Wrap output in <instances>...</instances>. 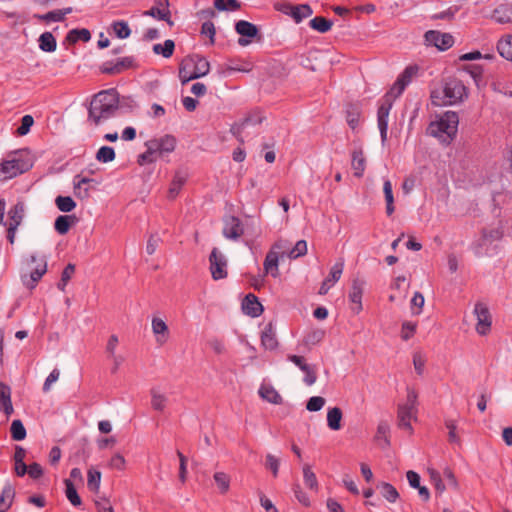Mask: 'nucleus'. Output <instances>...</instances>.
Returning a JSON list of instances; mask_svg holds the SVG:
<instances>
[{
    "label": "nucleus",
    "mask_w": 512,
    "mask_h": 512,
    "mask_svg": "<svg viewBox=\"0 0 512 512\" xmlns=\"http://www.w3.org/2000/svg\"><path fill=\"white\" fill-rule=\"evenodd\" d=\"M47 271V261L43 257L39 260L38 265L30 272L29 275H22L21 279L23 284L29 288L34 289L38 281L43 277Z\"/></svg>",
    "instance_id": "dca6fc26"
},
{
    "label": "nucleus",
    "mask_w": 512,
    "mask_h": 512,
    "mask_svg": "<svg viewBox=\"0 0 512 512\" xmlns=\"http://www.w3.org/2000/svg\"><path fill=\"white\" fill-rule=\"evenodd\" d=\"M235 30L241 36L249 38H253L258 34V28L256 25L245 20L238 21L235 25Z\"/></svg>",
    "instance_id": "f704fd0d"
},
{
    "label": "nucleus",
    "mask_w": 512,
    "mask_h": 512,
    "mask_svg": "<svg viewBox=\"0 0 512 512\" xmlns=\"http://www.w3.org/2000/svg\"><path fill=\"white\" fill-rule=\"evenodd\" d=\"M175 48V43L171 39L165 40L163 44L157 43L153 45V52L157 55H162L165 58L172 56Z\"/></svg>",
    "instance_id": "4c0bfd02"
},
{
    "label": "nucleus",
    "mask_w": 512,
    "mask_h": 512,
    "mask_svg": "<svg viewBox=\"0 0 512 512\" xmlns=\"http://www.w3.org/2000/svg\"><path fill=\"white\" fill-rule=\"evenodd\" d=\"M262 122V117L259 114H251L247 116L241 123L235 124L231 128V132L239 137L241 132L250 125H257Z\"/></svg>",
    "instance_id": "c85d7f7f"
},
{
    "label": "nucleus",
    "mask_w": 512,
    "mask_h": 512,
    "mask_svg": "<svg viewBox=\"0 0 512 512\" xmlns=\"http://www.w3.org/2000/svg\"><path fill=\"white\" fill-rule=\"evenodd\" d=\"M342 411L338 407L330 408L327 412V425L331 430L341 429Z\"/></svg>",
    "instance_id": "473e14b6"
},
{
    "label": "nucleus",
    "mask_w": 512,
    "mask_h": 512,
    "mask_svg": "<svg viewBox=\"0 0 512 512\" xmlns=\"http://www.w3.org/2000/svg\"><path fill=\"white\" fill-rule=\"evenodd\" d=\"M91 39L90 31L83 28V29H72L68 32L66 36V40L74 44L79 40H82L84 42H88Z\"/></svg>",
    "instance_id": "58836bf2"
},
{
    "label": "nucleus",
    "mask_w": 512,
    "mask_h": 512,
    "mask_svg": "<svg viewBox=\"0 0 512 512\" xmlns=\"http://www.w3.org/2000/svg\"><path fill=\"white\" fill-rule=\"evenodd\" d=\"M125 465H126V460L119 453H116L115 455H113L112 458L110 459V462H109V467L110 468L116 469V470H119V471L124 470L125 469Z\"/></svg>",
    "instance_id": "e2e57ef3"
},
{
    "label": "nucleus",
    "mask_w": 512,
    "mask_h": 512,
    "mask_svg": "<svg viewBox=\"0 0 512 512\" xmlns=\"http://www.w3.org/2000/svg\"><path fill=\"white\" fill-rule=\"evenodd\" d=\"M34 123V119L31 115H25L21 119V125L17 128V133L21 136L26 135L31 126Z\"/></svg>",
    "instance_id": "13d9d810"
},
{
    "label": "nucleus",
    "mask_w": 512,
    "mask_h": 512,
    "mask_svg": "<svg viewBox=\"0 0 512 512\" xmlns=\"http://www.w3.org/2000/svg\"><path fill=\"white\" fill-rule=\"evenodd\" d=\"M418 68L416 66H408L405 70L398 76L394 85L387 92L392 96L398 98L405 88L411 83L413 78L417 75Z\"/></svg>",
    "instance_id": "9b49d317"
},
{
    "label": "nucleus",
    "mask_w": 512,
    "mask_h": 512,
    "mask_svg": "<svg viewBox=\"0 0 512 512\" xmlns=\"http://www.w3.org/2000/svg\"><path fill=\"white\" fill-rule=\"evenodd\" d=\"M365 286L366 282L363 279L355 278L352 281L351 289L349 292V301L351 304V310L354 314H359L363 309L362 296Z\"/></svg>",
    "instance_id": "f8f14e48"
},
{
    "label": "nucleus",
    "mask_w": 512,
    "mask_h": 512,
    "mask_svg": "<svg viewBox=\"0 0 512 512\" xmlns=\"http://www.w3.org/2000/svg\"><path fill=\"white\" fill-rule=\"evenodd\" d=\"M361 116V109L358 104H349L346 109V120L351 129H356Z\"/></svg>",
    "instance_id": "72a5a7b5"
},
{
    "label": "nucleus",
    "mask_w": 512,
    "mask_h": 512,
    "mask_svg": "<svg viewBox=\"0 0 512 512\" xmlns=\"http://www.w3.org/2000/svg\"><path fill=\"white\" fill-rule=\"evenodd\" d=\"M287 9L286 13L290 14L296 23H300L303 19L308 18L313 13L308 4L289 5Z\"/></svg>",
    "instance_id": "b1692460"
},
{
    "label": "nucleus",
    "mask_w": 512,
    "mask_h": 512,
    "mask_svg": "<svg viewBox=\"0 0 512 512\" xmlns=\"http://www.w3.org/2000/svg\"><path fill=\"white\" fill-rule=\"evenodd\" d=\"M383 192L386 200V213L388 216H390L394 212V196L392 191V183L390 180L384 181Z\"/></svg>",
    "instance_id": "a19ab883"
},
{
    "label": "nucleus",
    "mask_w": 512,
    "mask_h": 512,
    "mask_svg": "<svg viewBox=\"0 0 512 512\" xmlns=\"http://www.w3.org/2000/svg\"><path fill=\"white\" fill-rule=\"evenodd\" d=\"M10 431H11L12 439L15 441L24 440L26 437V429H25L22 421L19 419L12 421Z\"/></svg>",
    "instance_id": "49530a36"
},
{
    "label": "nucleus",
    "mask_w": 512,
    "mask_h": 512,
    "mask_svg": "<svg viewBox=\"0 0 512 512\" xmlns=\"http://www.w3.org/2000/svg\"><path fill=\"white\" fill-rule=\"evenodd\" d=\"M0 410L9 417L13 414L14 408L11 401V388L0 382Z\"/></svg>",
    "instance_id": "6ab92c4d"
},
{
    "label": "nucleus",
    "mask_w": 512,
    "mask_h": 512,
    "mask_svg": "<svg viewBox=\"0 0 512 512\" xmlns=\"http://www.w3.org/2000/svg\"><path fill=\"white\" fill-rule=\"evenodd\" d=\"M417 408L400 404L398 406V424L399 427L411 430V421L416 420Z\"/></svg>",
    "instance_id": "f3484780"
},
{
    "label": "nucleus",
    "mask_w": 512,
    "mask_h": 512,
    "mask_svg": "<svg viewBox=\"0 0 512 512\" xmlns=\"http://www.w3.org/2000/svg\"><path fill=\"white\" fill-rule=\"evenodd\" d=\"M65 486H66V491H65L66 497L70 501V503L73 506H80L82 501H81L80 496L77 493V490H76L74 484L69 479H66Z\"/></svg>",
    "instance_id": "de8ad7c7"
},
{
    "label": "nucleus",
    "mask_w": 512,
    "mask_h": 512,
    "mask_svg": "<svg viewBox=\"0 0 512 512\" xmlns=\"http://www.w3.org/2000/svg\"><path fill=\"white\" fill-rule=\"evenodd\" d=\"M259 395L272 404H280L282 402L281 395L270 385H262L259 389Z\"/></svg>",
    "instance_id": "2f4dec72"
},
{
    "label": "nucleus",
    "mask_w": 512,
    "mask_h": 512,
    "mask_svg": "<svg viewBox=\"0 0 512 512\" xmlns=\"http://www.w3.org/2000/svg\"><path fill=\"white\" fill-rule=\"evenodd\" d=\"M261 343L266 349L273 350L276 348L278 342L272 324H268L262 331Z\"/></svg>",
    "instance_id": "7c9ffc66"
},
{
    "label": "nucleus",
    "mask_w": 512,
    "mask_h": 512,
    "mask_svg": "<svg viewBox=\"0 0 512 512\" xmlns=\"http://www.w3.org/2000/svg\"><path fill=\"white\" fill-rule=\"evenodd\" d=\"M265 465H266V468H268L269 470L272 471L274 477H276L278 475L280 462L277 457H275L272 454H267Z\"/></svg>",
    "instance_id": "69168bd1"
},
{
    "label": "nucleus",
    "mask_w": 512,
    "mask_h": 512,
    "mask_svg": "<svg viewBox=\"0 0 512 512\" xmlns=\"http://www.w3.org/2000/svg\"><path fill=\"white\" fill-rule=\"evenodd\" d=\"M186 179L184 176H182L181 174H176L175 177L173 178L171 184H170V188H169V191H168V196L169 198L171 199H174L179 191L181 190L182 186L184 185Z\"/></svg>",
    "instance_id": "603ef678"
},
{
    "label": "nucleus",
    "mask_w": 512,
    "mask_h": 512,
    "mask_svg": "<svg viewBox=\"0 0 512 512\" xmlns=\"http://www.w3.org/2000/svg\"><path fill=\"white\" fill-rule=\"evenodd\" d=\"M74 220L75 216L60 215L55 220L54 228L59 234L64 235L69 231L71 225L74 223Z\"/></svg>",
    "instance_id": "c9c22d12"
},
{
    "label": "nucleus",
    "mask_w": 512,
    "mask_h": 512,
    "mask_svg": "<svg viewBox=\"0 0 512 512\" xmlns=\"http://www.w3.org/2000/svg\"><path fill=\"white\" fill-rule=\"evenodd\" d=\"M389 434L390 424L385 420H381L378 423L374 439L382 448L390 445Z\"/></svg>",
    "instance_id": "bb28decb"
},
{
    "label": "nucleus",
    "mask_w": 512,
    "mask_h": 512,
    "mask_svg": "<svg viewBox=\"0 0 512 512\" xmlns=\"http://www.w3.org/2000/svg\"><path fill=\"white\" fill-rule=\"evenodd\" d=\"M214 5L218 10H235L239 7L236 0H215Z\"/></svg>",
    "instance_id": "338daca9"
},
{
    "label": "nucleus",
    "mask_w": 512,
    "mask_h": 512,
    "mask_svg": "<svg viewBox=\"0 0 512 512\" xmlns=\"http://www.w3.org/2000/svg\"><path fill=\"white\" fill-rule=\"evenodd\" d=\"M244 233V227L239 218L227 216L223 221L222 234L226 239L237 240Z\"/></svg>",
    "instance_id": "ddd939ff"
},
{
    "label": "nucleus",
    "mask_w": 512,
    "mask_h": 512,
    "mask_svg": "<svg viewBox=\"0 0 512 512\" xmlns=\"http://www.w3.org/2000/svg\"><path fill=\"white\" fill-rule=\"evenodd\" d=\"M377 489L381 496L391 504L395 503L400 498V494L397 489L388 482H379L377 484Z\"/></svg>",
    "instance_id": "cd10ccee"
},
{
    "label": "nucleus",
    "mask_w": 512,
    "mask_h": 512,
    "mask_svg": "<svg viewBox=\"0 0 512 512\" xmlns=\"http://www.w3.org/2000/svg\"><path fill=\"white\" fill-rule=\"evenodd\" d=\"M428 473L430 475L431 482L433 483L436 491L440 494L443 493L445 490V484L441 479L440 473L432 468L428 469Z\"/></svg>",
    "instance_id": "6e6d98bb"
},
{
    "label": "nucleus",
    "mask_w": 512,
    "mask_h": 512,
    "mask_svg": "<svg viewBox=\"0 0 512 512\" xmlns=\"http://www.w3.org/2000/svg\"><path fill=\"white\" fill-rule=\"evenodd\" d=\"M284 248V242H276L271 250L267 253L263 266L265 274H270L272 277L277 278L279 276V251Z\"/></svg>",
    "instance_id": "1a4fd4ad"
},
{
    "label": "nucleus",
    "mask_w": 512,
    "mask_h": 512,
    "mask_svg": "<svg viewBox=\"0 0 512 512\" xmlns=\"http://www.w3.org/2000/svg\"><path fill=\"white\" fill-rule=\"evenodd\" d=\"M112 29L115 35L120 39H126L130 36L131 30L125 21H115L112 23Z\"/></svg>",
    "instance_id": "3c124183"
},
{
    "label": "nucleus",
    "mask_w": 512,
    "mask_h": 512,
    "mask_svg": "<svg viewBox=\"0 0 512 512\" xmlns=\"http://www.w3.org/2000/svg\"><path fill=\"white\" fill-rule=\"evenodd\" d=\"M15 489L10 483H6L0 495V512H7L13 504Z\"/></svg>",
    "instance_id": "a878e982"
},
{
    "label": "nucleus",
    "mask_w": 512,
    "mask_h": 512,
    "mask_svg": "<svg viewBox=\"0 0 512 512\" xmlns=\"http://www.w3.org/2000/svg\"><path fill=\"white\" fill-rule=\"evenodd\" d=\"M425 40L439 50H447L454 44V38L451 34L433 30L425 33Z\"/></svg>",
    "instance_id": "2eb2a0df"
},
{
    "label": "nucleus",
    "mask_w": 512,
    "mask_h": 512,
    "mask_svg": "<svg viewBox=\"0 0 512 512\" xmlns=\"http://www.w3.org/2000/svg\"><path fill=\"white\" fill-rule=\"evenodd\" d=\"M446 428L449 430L448 438L451 443L460 444V438L456 433L457 425L454 420H446Z\"/></svg>",
    "instance_id": "bf43d9fd"
},
{
    "label": "nucleus",
    "mask_w": 512,
    "mask_h": 512,
    "mask_svg": "<svg viewBox=\"0 0 512 512\" xmlns=\"http://www.w3.org/2000/svg\"><path fill=\"white\" fill-rule=\"evenodd\" d=\"M118 108V99L113 90L101 91L96 94L89 107L88 120L100 125L111 118Z\"/></svg>",
    "instance_id": "f257e3e1"
},
{
    "label": "nucleus",
    "mask_w": 512,
    "mask_h": 512,
    "mask_svg": "<svg viewBox=\"0 0 512 512\" xmlns=\"http://www.w3.org/2000/svg\"><path fill=\"white\" fill-rule=\"evenodd\" d=\"M425 363H426V359L424 358V356L421 353L416 352L413 354V366L418 375L423 374L424 368H425Z\"/></svg>",
    "instance_id": "052dcab7"
},
{
    "label": "nucleus",
    "mask_w": 512,
    "mask_h": 512,
    "mask_svg": "<svg viewBox=\"0 0 512 512\" xmlns=\"http://www.w3.org/2000/svg\"><path fill=\"white\" fill-rule=\"evenodd\" d=\"M101 483V472L90 468L87 472V486L93 492H98Z\"/></svg>",
    "instance_id": "c03bdc74"
},
{
    "label": "nucleus",
    "mask_w": 512,
    "mask_h": 512,
    "mask_svg": "<svg viewBox=\"0 0 512 512\" xmlns=\"http://www.w3.org/2000/svg\"><path fill=\"white\" fill-rule=\"evenodd\" d=\"M309 24L312 29H314L320 33L328 32L333 26L332 21H330L324 17H321V16H317V17L311 19Z\"/></svg>",
    "instance_id": "37998d69"
},
{
    "label": "nucleus",
    "mask_w": 512,
    "mask_h": 512,
    "mask_svg": "<svg viewBox=\"0 0 512 512\" xmlns=\"http://www.w3.org/2000/svg\"><path fill=\"white\" fill-rule=\"evenodd\" d=\"M59 377H60V371L56 368L53 369L43 384V391L45 393L49 392L51 390L52 385L58 381Z\"/></svg>",
    "instance_id": "0e129e2a"
},
{
    "label": "nucleus",
    "mask_w": 512,
    "mask_h": 512,
    "mask_svg": "<svg viewBox=\"0 0 512 512\" xmlns=\"http://www.w3.org/2000/svg\"><path fill=\"white\" fill-rule=\"evenodd\" d=\"M39 47L45 52H54L56 50V39L51 32H44L40 35Z\"/></svg>",
    "instance_id": "e433bc0d"
},
{
    "label": "nucleus",
    "mask_w": 512,
    "mask_h": 512,
    "mask_svg": "<svg viewBox=\"0 0 512 512\" xmlns=\"http://www.w3.org/2000/svg\"><path fill=\"white\" fill-rule=\"evenodd\" d=\"M93 182L92 178L75 176L73 180L74 195L81 200L87 199L90 196V184Z\"/></svg>",
    "instance_id": "a211bd4d"
},
{
    "label": "nucleus",
    "mask_w": 512,
    "mask_h": 512,
    "mask_svg": "<svg viewBox=\"0 0 512 512\" xmlns=\"http://www.w3.org/2000/svg\"><path fill=\"white\" fill-rule=\"evenodd\" d=\"M395 99L396 97L392 96L389 93H386L385 96L383 97L381 105L378 108L377 124L380 131L382 142H385L387 139L388 118Z\"/></svg>",
    "instance_id": "20e7f679"
},
{
    "label": "nucleus",
    "mask_w": 512,
    "mask_h": 512,
    "mask_svg": "<svg viewBox=\"0 0 512 512\" xmlns=\"http://www.w3.org/2000/svg\"><path fill=\"white\" fill-rule=\"evenodd\" d=\"M177 456L179 458V480L182 483L186 482L187 479V458L180 452L177 451Z\"/></svg>",
    "instance_id": "680f3d73"
},
{
    "label": "nucleus",
    "mask_w": 512,
    "mask_h": 512,
    "mask_svg": "<svg viewBox=\"0 0 512 512\" xmlns=\"http://www.w3.org/2000/svg\"><path fill=\"white\" fill-rule=\"evenodd\" d=\"M213 478L220 493L225 494L229 491L231 479L228 474L224 472H216Z\"/></svg>",
    "instance_id": "a18cd8bd"
},
{
    "label": "nucleus",
    "mask_w": 512,
    "mask_h": 512,
    "mask_svg": "<svg viewBox=\"0 0 512 512\" xmlns=\"http://www.w3.org/2000/svg\"><path fill=\"white\" fill-rule=\"evenodd\" d=\"M326 403V400L321 396H313L311 397L306 404V409L311 412H316L321 410Z\"/></svg>",
    "instance_id": "4d7b16f0"
},
{
    "label": "nucleus",
    "mask_w": 512,
    "mask_h": 512,
    "mask_svg": "<svg viewBox=\"0 0 512 512\" xmlns=\"http://www.w3.org/2000/svg\"><path fill=\"white\" fill-rule=\"evenodd\" d=\"M442 92L445 97V105H453L462 100L466 88L460 81L454 79L445 83Z\"/></svg>",
    "instance_id": "6e6552de"
},
{
    "label": "nucleus",
    "mask_w": 512,
    "mask_h": 512,
    "mask_svg": "<svg viewBox=\"0 0 512 512\" xmlns=\"http://www.w3.org/2000/svg\"><path fill=\"white\" fill-rule=\"evenodd\" d=\"M343 269L344 260L340 258L331 267L328 277L322 282L318 292L320 295L327 294L328 291L335 285V283L339 281L342 276Z\"/></svg>",
    "instance_id": "4468645a"
},
{
    "label": "nucleus",
    "mask_w": 512,
    "mask_h": 512,
    "mask_svg": "<svg viewBox=\"0 0 512 512\" xmlns=\"http://www.w3.org/2000/svg\"><path fill=\"white\" fill-rule=\"evenodd\" d=\"M115 156L114 149L109 146H102L96 153V159L102 163L112 162Z\"/></svg>",
    "instance_id": "8fccbe9b"
},
{
    "label": "nucleus",
    "mask_w": 512,
    "mask_h": 512,
    "mask_svg": "<svg viewBox=\"0 0 512 512\" xmlns=\"http://www.w3.org/2000/svg\"><path fill=\"white\" fill-rule=\"evenodd\" d=\"M160 144V153H170L175 149L176 139L172 135H164L158 138Z\"/></svg>",
    "instance_id": "864d4df0"
},
{
    "label": "nucleus",
    "mask_w": 512,
    "mask_h": 512,
    "mask_svg": "<svg viewBox=\"0 0 512 512\" xmlns=\"http://www.w3.org/2000/svg\"><path fill=\"white\" fill-rule=\"evenodd\" d=\"M242 308L247 315H250L252 317L259 316L263 311L261 303L253 294H249L245 297L242 304Z\"/></svg>",
    "instance_id": "5701e85b"
},
{
    "label": "nucleus",
    "mask_w": 512,
    "mask_h": 512,
    "mask_svg": "<svg viewBox=\"0 0 512 512\" xmlns=\"http://www.w3.org/2000/svg\"><path fill=\"white\" fill-rule=\"evenodd\" d=\"M55 204L62 212H71L76 207L75 201L69 196H57Z\"/></svg>",
    "instance_id": "09e8293b"
},
{
    "label": "nucleus",
    "mask_w": 512,
    "mask_h": 512,
    "mask_svg": "<svg viewBox=\"0 0 512 512\" xmlns=\"http://www.w3.org/2000/svg\"><path fill=\"white\" fill-rule=\"evenodd\" d=\"M459 117L456 112L447 111L427 128V133L443 144H450L458 130Z\"/></svg>",
    "instance_id": "f03ea898"
},
{
    "label": "nucleus",
    "mask_w": 512,
    "mask_h": 512,
    "mask_svg": "<svg viewBox=\"0 0 512 512\" xmlns=\"http://www.w3.org/2000/svg\"><path fill=\"white\" fill-rule=\"evenodd\" d=\"M287 360L294 363L304 374L303 381L307 386H312L317 381V370L314 365H310L307 363L306 359L303 356L298 355H288Z\"/></svg>",
    "instance_id": "9d476101"
},
{
    "label": "nucleus",
    "mask_w": 512,
    "mask_h": 512,
    "mask_svg": "<svg viewBox=\"0 0 512 512\" xmlns=\"http://www.w3.org/2000/svg\"><path fill=\"white\" fill-rule=\"evenodd\" d=\"M209 62L199 55L186 57L179 69V77L182 84H185L193 79L203 77L209 73Z\"/></svg>",
    "instance_id": "7ed1b4c3"
},
{
    "label": "nucleus",
    "mask_w": 512,
    "mask_h": 512,
    "mask_svg": "<svg viewBox=\"0 0 512 512\" xmlns=\"http://www.w3.org/2000/svg\"><path fill=\"white\" fill-rule=\"evenodd\" d=\"M152 331L158 344L163 345L167 341L169 336L168 326L161 318L154 317L152 319Z\"/></svg>",
    "instance_id": "412c9836"
},
{
    "label": "nucleus",
    "mask_w": 512,
    "mask_h": 512,
    "mask_svg": "<svg viewBox=\"0 0 512 512\" xmlns=\"http://www.w3.org/2000/svg\"><path fill=\"white\" fill-rule=\"evenodd\" d=\"M30 165L21 159H11L0 163V181L8 180L26 172Z\"/></svg>",
    "instance_id": "423d86ee"
},
{
    "label": "nucleus",
    "mask_w": 512,
    "mask_h": 512,
    "mask_svg": "<svg viewBox=\"0 0 512 512\" xmlns=\"http://www.w3.org/2000/svg\"><path fill=\"white\" fill-rule=\"evenodd\" d=\"M210 271L214 280L227 277V260L218 248H213L209 257Z\"/></svg>",
    "instance_id": "0eeeda50"
},
{
    "label": "nucleus",
    "mask_w": 512,
    "mask_h": 512,
    "mask_svg": "<svg viewBox=\"0 0 512 512\" xmlns=\"http://www.w3.org/2000/svg\"><path fill=\"white\" fill-rule=\"evenodd\" d=\"M473 313L477 320L475 325L476 332L482 336L487 335L492 325V317L488 307L484 303L478 302L474 306Z\"/></svg>",
    "instance_id": "39448f33"
},
{
    "label": "nucleus",
    "mask_w": 512,
    "mask_h": 512,
    "mask_svg": "<svg viewBox=\"0 0 512 512\" xmlns=\"http://www.w3.org/2000/svg\"><path fill=\"white\" fill-rule=\"evenodd\" d=\"M497 50L501 57L508 61H512V34L505 35L499 39Z\"/></svg>",
    "instance_id": "c756f323"
},
{
    "label": "nucleus",
    "mask_w": 512,
    "mask_h": 512,
    "mask_svg": "<svg viewBox=\"0 0 512 512\" xmlns=\"http://www.w3.org/2000/svg\"><path fill=\"white\" fill-rule=\"evenodd\" d=\"M151 407L158 412H163L168 403V397L158 387L150 389Z\"/></svg>",
    "instance_id": "4be33fe9"
},
{
    "label": "nucleus",
    "mask_w": 512,
    "mask_h": 512,
    "mask_svg": "<svg viewBox=\"0 0 512 512\" xmlns=\"http://www.w3.org/2000/svg\"><path fill=\"white\" fill-rule=\"evenodd\" d=\"M130 65L131 60L129 58H123L117 61L114 65H110V63H105L102 71L107 74H117L122 72L124 69L128 68Z\"/></svg>",
    "instance_id": "79ce46f5"
},
{
    "label": "nucleus",
    "mask_w": 512,
    "mask_h": 512,
    "mask_svg": "<svg viewBox=\"0 0 512 512\" xmlns=\"http://www.w3.org/2000/svg\"><path fill=\"white\" fill-rule=\"evenodd\" d=\"M352 169L354 171V176L360 178L363 176L365 168H366V158L364 156V152L362 148L355 149L352 152Z\"/></svg>",
    "instance_id": "393cba45"
},
{
    "label": "nucleus",
    "mask_w": 512,
    "mask_h": 512,
    "mask_svg": "<svg viewBox=\"0 0 512 512\" xmlns=\"http://www.w3.org/2000/svg\"><path fill=\"white\" fill-rule=\"evenodd\" d=\"M307 253V243L305 240H299L295 246L288 253V257L291 259H296L301 257Z\"/></svg>",
    "instance_id": "5fc2aeb1"
},
{
    "label": "nucleus",
    "mask_w": 512,
    "mask_h": 512,
    "mask_svg": "<svg viewBox=\"0 0 512 512\" xmlns=\"http://www.w3.org/2000/svg\"><path fill=\"white\" fill-rule=\"evenodd\" d=\"M416 330V324L406 321L402 324L401 337L403 340L410 339Z\"/></svg>",
    "instance_id": "774afa93"
},
{
    "label": "nucleus",
    "mask_w": 512,
    "mask_h": 512,
    "mask_svg": "<svg viewBox=\"0 0 512 512\" xmlns=\"http://www.w3.org/2000/svg\"><path fill=\"white\" fill-rule=\"evenodd\" d=\"M303 480L306 487L310 490L317 492L318 491V481L315 473L312 471L309 465L303 466Z\"/></svg>",
    "instance_id": "ea45409f"
},
{
    "label": "nucleus",
    "mask_w": 512,
    "mask_h": 512,
    "mask_svg": "<svg viewBox=\"0 0 512 512\" xmlns=\"http://www.w3.org/2000/svg\"><path fill=\"white\" fill-rule=\"evenodd\" d=\"M26 206L23 201H18L8 211L9 223L8 225L19 227L25 217Z\"/></svg>",
    "instance_id": "aec40b11"
}]
</instances>
